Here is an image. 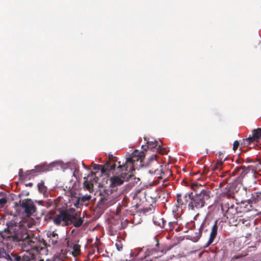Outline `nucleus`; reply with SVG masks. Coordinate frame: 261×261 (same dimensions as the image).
<instances>
[{"instance_id": "1", "label": "nucleus", "mask_w": 261, "mask_h": 261, "mask_svg": "<svg viewBox=\"0 0 261 261\" xmlns=\"http://www.w3.org/2000/svg\"><path fill=\"white\" fill-rule=\"evenodd\" d=\"M7 227L0 231V241L8 248H12L14 244H18L22 248L35 254L46 255L47 243L43 239L38 238L34 234L26 232L20 221L11 220L6 223Z\"/></svg>"}, {"instance_id": "2", "label": "nucleus", "mask_w": 261, "mask_h": 261, "mask_svg": "<svg viewBox=\"0 0 261 261\" xmlns=\"http://www.w3.org/2000/svg\"><path fill=\"white\" fill-rule=\"evenodd\" d=\"M84 218L81 217V212L75 211L73 208L66 210L58 208L48 211L44 220L46 222L53 221L57 226L64 227L73 224L74 227H79L84 223Z\"/></svg>"}, {"instance_id": "3", "label": "nucleus", "mask_w": 261, "mask_h": 261, "mask_svg": "<svg viewBox=\"0 0 261 261\" xmlns=\"http://www.w3.org/2000/svg\"><path fill=\"white\" fill-rule=\"evenodd\" d=\"M145 157V154L143 151H139L135 150L130 155L126 158V160L124 163L121 164V162H118V170H126L127 171L133 173L135 170V163L136 162L140 161H142Z\"/></svg>"}, {"instance_id": "4", "label": "nucleus", "mask_w": 261, "mask_h": 261, "mask_svg": "<svg viewBox=\"0 0 261 261\" xmlns=\"http://www.w3.org/2000/svg\"><path fill=\"white\" fill-rule=\"evenodd\" d=\"M211 191L206 189L200 190L199 193L192 195L190 202H189V208L192 210L199 209L203 207L207 200L210 198Z\"/></svg>"}, {"instance_id": "5", "label": "nucleus", "mask_w": 261, "mask_h": 261, "mask_svg": "<svg viewBox=\"0 0 261 261\" xmlns=\"http://www.w3.org/2000/svg\"><path fill=\"white\" fill-rule=\"evenodd\" d=\"M114 170L116 171L115 175L110 178L111 193L112 191H116L118 186L122 185L124 181L128 180L133 175V173H130L126 170H118V166Z\"/></svg>"}, {"instance_id": "6", "label": "nucleus", "mask_w": 261, "mask_h": 261, "mask_svg": "<svg viewBox=\"0 0 261 261\" xmlns=\"http://www.w3.org/2000/svg\"><path fill=\"white\" fill-rule=\"evenodd\" d=\"M4 253L1 258H5L7 261H35V254L29 251L16 253L14 252L8 253L4 249L2 248Z\"/></svg>"}, {"instance_id": "7", "label": "nucleus", "mask_w": 261, "mask_h": 261, "mask_svg": "<svg viewBox=\"0 0 261 261\" xmlns=\"http://www.w3.org/2000/svg\"><path fill=\"white\" fill-rule=\"evenodd\" d=\"M20 202V207L27 216H30L36 212V207L31 199H25Z\"/></svg>"}, {"instance_id": "8", "label": "nucleus", "mask_w": 261, "mask_h": 261, "mask_svg": "<svg viewBox=\"0 0 261 261\" xmlns=\"http://www.w3.org/2000/svg\"><path fill=\"white\" fill-rule=\"evenodd\" d=\"M221 210L223 212H225L224 216L227 219H232L234 218V216L237 214V210L233 204L229 203H222Z\"/></svg>"}, {"instance_id": "9", "label": "nucleus", "mask_w": 261, "mask_h": 261, "mask_svg": "<svg viewBox=\"0 0 261 261\" xmlns=\"http://www.w3.org/2000/svg\"><path fill=\"white\" fill-rule=\"evenodd\" d=\"M47 237L49 239L48 240V245L47 247L52 246L53 248H58L60 245V242L59 239V236L55 231H48Z\"/></svg>"}, {"instance_id": "10", "label": "nucleus", "mask_w": 261, "mask_h": 261, "mask_svg": "<svg viewBox=\"0 0 261 261\" xmlns=\"http://www.w3.org/2000/svg\"><path fill=\"white\" fill-rule=\"evenodd\" d=\"M253 171L254 169L252 166H248L247 168H246L244 166H241L236 168L233 170V173L235 172V174L238 175L240 179H243L249 173L252 174Z\"/></svg>"}, {"instance_id": "11", "label": "nucleus", "mask_w": 261, "mask_h": 261, "mask_svg": "<svg viewBox=\"0 0 261 261\" xmlns=\"http://www.w3.org/2000/svg\"><path fill=\"white\" fill-rule=\"evenodd\" d=\"M192 193H187L185 194H177V202L178 205H189V202H190Z\"/></svg>"}, {"instance_id": "12", "label": "nucleus", "mask_w": 261, "mask_h": 261, "mask_svg": "<svg viewBox=\"0 0 261 261\" xmlns=\"http://www.w3.org/2000/svg\"><path fill=\"white\" fill-rule=\"evenodd\" d=\"M117 165L114 163L111 164L110 163L107 162L103 166L101 165H95L94 167V170H101V172L104 173L107 171H111L115 169Z\"/></svg>"}, {"instance_id": "13", "label": "nucleus", "mask_w": 261, "mask_h": 261, "mask_svg": "<svg viewBox=\"0 0 261 261\" xmlns=\"http://www.w3.org/2000/svg\"><path fill=\"white\" fill-rule=\"evenodd\" d=\"M180 217H175L173 220H169L165 224L164 229L168 232L172 231L179 224Z\"/></svg>"}, {"instance_id": "14", "label": "nucleus", "mask_w": 261, "mask_h": 261, "mask_svg": "<svg viewBox=\"0 0 261 261\" xmlns=\"http://www.w3.org/2000/svg\"><path fill=\"white\" fill-rule=\"evenodd\" d=\"M218 221L216 220L214 224L212 226L211 232L210 233V236L208 242L206 244V246H208L210 245H211L214 242L215 239L216 237L218 228Z\"/></svg>"}, {"instance_id": "15", "label": "nucleus", "mask_w": 261, "mask_h": 261, "mask_svg": "<svg viewBox=\"0 0 261 261\" xmlns=\"http://www.w3.org/2000/svg\"><path fill=\"white\" fill-rule=\"evenodd\" d=\"M261 200V191H254L251 194V197L248 200L249 203H257Z\"/></svg>"}, {"instance_id": "16", "label": "nucleus", "mask_w": 261, "mask_h": 261, "mask_svg": "<svg viewBox=\"0 0 261 261\" xmlns=\"http://www.w3.org/2000/svg\"><path fill=\"white\" fill-rule=\"evenodd\" d=\"M158 251L156 250L155 248H151V249H147L146 251L145 252V256L144 258H146L149 257V256H152V258H158V257H160L162 254L158 255Z\"/></svg>"}, {"instance_id": "17", "label": "nucleus", "mask_w": 261, "mask_h": 261, "mask_svg": "<svg viewBox=\"0 0 261 261\" xmlns=\"http://www.w3.org/2000/svg\"><path fill=\"white\" fill-rule=\"evenodd\" d=\"M37 187L39 193L43 194L44 196L48 195L47 188L46 186H45L43 180H41L40 182L38 184Z\"/></svg>"}, {"instance_id": "18", "label": "nucleus", "mask_w": 261, "mask_h": 261, "mask_svg": "<svg viewBox=\"0 0 261 261\" xmlns=\"http://www.w3.org/2000/svg\"><path fill=\"white\" fill-rule=\"evenodd\" d=\"M205 224V222H203L198 230V231L195 232L192 236V240L194 242H197L199 240L201 236L202 230L203 228V226Z\"/></svg>"}, {"instance_id": "19", "label": "nucleus", "mask_w": 261, "mask_h": 261, "mask_svg": "<svg viewBox=\"0 0 261 261\" xmlns=\"http://www.w3.org/2000/svg\"><path fill=\"white\" fill-rule=\"evenodd\" d=\"M153 222L155 225L159 226L160 228L164 229L165 224L167 222V221L164 218L155 217L153 219Z\"/></svg>"}, {"instance_id": "20", "label": "nucleus", "mask_w": 261, "mask_h": 261, "mask_svg": "<svg viewBox=\"0 0 261 261\" xmlns=\"http://www.w3.org/2000/svg\"><path fill=\"white\" fill-rule=\"evenodd\" d=\"M110 193V191L106 189H101L100 190V200L101 201H107L109 199V196L111 193Z\"/></svg>"}, {"instance_id": "21", "label": "nucleus", "mask_w": 261, "mask_h": 261, "mask_svg": "<svg viewBox=\"0 0 261 261\" xmlns=\"http://www.w3.org/2000/svg\"><path fill=\"white\" fill-rule=\"evenodd\" d=\"M83 184L84 187L89 192H91L93 190V184L92 181L88 180V177H84V181Z\"/></svg>"}, {"instance_id": "22", "label": "nucleus", "mask_w": 261, "mask_h": 261, "mask_svg": "<svg viewBox=\"0 0 261 261\" xmlns=\"http://www.w3.org/2000/svg\"><path fill=\"white\" fill-rule=\"evenodd\" d=\"M253 138L258 142L261 138V128L254 129L252 131Z\"/></svg>"}, {"instance_id": "23", "label": "nucleus", "mask_w": 261, "mask_h": 261, "mask_svg": "<svg viewBox=\"0 0 261 261\" xmlns=\"http://www.w3.org/2000/svg\"><path fill=\"white\" fill-rule=\"evenodd\" d=\"M35 168L38 173L46 172L48 170V167L45 164L39 165L35 166Z\"/></svg>"}, {"instance_id": "24", "label": "nucleus", "mask_w": 261, "mask_h": 261, "mask_svg": "<svg viewBox=\"0 0 261 261\" xmlns=\"http://www.w3.org/2000/svg\"><path fill=\"white\" fill-rule=\"evenodd\" d=\"M256 141V140L252 137H249L248 138L243 139V142H242V144L244 145L248 146L250 145L251 143Z\"/></svg>"}, {"instance_id": "25", "label": "nucleus", "mask_w": 261, "mask_h": 261, "mask_svg": "<svg viewBox=\"0 0 261 261\" xmlns=\"http://www.w3.org/2000/svg\"><path fill=\"white\" fill-rule=\"evenodd\" d=\"M223 163L221 161H218L217 162L216 164H215L212 167V169L213 171L217 170H220L222 168V166L223 165Z\"/></svg>"}, {"instance_id": "26", "label": "nucleus", "mask_w": 261, "mask_h": 261, "mask_svg": "<svg viewBox=\"0 0 261 261\" xmlns=\"http://www.w3.org/2000/svg\"><path fill=\"white\" fill-rule=\"evenodd\" d=\"M147 147L148 148H154V147H156L157 146H158L159 145V142L157 141H147Z\"/></svg>"}, {"instance_id": "27", "label": "nucleus", "mask_w": 261, "mask_h": 261, "mask_svg": "<svg viewBox=\"0 0 261 261\" xmlns=\"http://www.w3.org/2000/svg\"><path fill=\"white\" fill-rule=\"evenodd\" d=\"M170 175H171V171L170 170L167 169L165 172L162 171L161 175L159 177L160 178H164L166 179L167 178V176H169Z\"/></svg>"}, {"instance_id": "28", "label": "nucleus", "mask_w": 261, "mask_h": 261, "mask_svg": "<svg viewBox=\"0 0 261 261\" xmlns=\"http://www.w3.org/2000/svg\"><path fill=\"white\" fill-rule=\"evenodd\" d=\"M158 150L162 154H166L168 151L167 148L162 147L160 144L158 146Z\"/></svg>"}, {"instance_id": "29", "label": "nucleus", "mask_w": 261, "mask_h": 261, "mask_svg": "<svg viewBox=\"0 0 261 261\" xmlns=\"http://www.w3.org/2000/svg\"><path fill=\"white\" fill-rule=\"evenodd\" d=\"M115 246L116 247L117 249L119 251H121L123 249V244L121 240H117L115 243Z\"/></svg>"}, {"instance_id": "30", "label": "nucleus", "mask_w": 261, "mask_h": 261, "mask_svg": "<svg viewBox=\"0 0 261 261\" xmlns=\"http://www.w3.org/2000/svg\"><path fill=\"white\" fill-rule=\"evenodd\" d=\"M54 204V202L52 200H48L47 201H44V204H43V206H45L46 207H49L52 205H53Z\"/></svg>"}, {"instance_id": "31", "label": "nucleus", "mask_w": 261, "mask_h": 261, "mask_svg": "<svg viewBox=\"0 0 261 261\" xmlns=\"http://www.w3.org/2000/svg\"><path fill=\"white\" fill-rule=\"evenodd\" d=\"M38 174V173H37L36 170H35V168L27 171V175L29 176L37 175Z\"/></svg>"}, {"instance_id": "32", "label": "nucleus", "mask_w": 261, "mask_h": 261, "mask_svg": "<svg viewBox=\"0 0 261 261\" xmlns=\"http://www.w3.org/2000/svg\"><path fill=\"white\" fill-rule=\"evenodd\" d=\"M73 204L76 207H79L80 206L83 205V202H82L81 198L79 197L76 199Z\"/></svg>"}, {"instance_id": "33", "label": "nucleus", "mask_w": 261, "mask_h": 261, "mask_svg": "<svg viewBox=\"0 0 261 261\" xmlns=\"http://www.w3.org/2000/svg\"><path fill=\"white\" fill-rule=\"evenodd\" d=\"M7 202V200L5 198L0 199V208L3 207L6 203Z\"/></svg>"}, {"instance_id": "34", "label": "nucleus", "mask_w": 261, "mask_h": 261, "mask_svg": "<svg viewBox=\"0 0 261 261\" xmlns=\"http://www.w3.org/2000/svg\"><path fill=\"white\" fill-rule=\"evenodd\" d=\"M162 171V169H159L158 168H157V169H154V170H153V169L149 170V173H150V174H158Z\"/></svg>"}, {"instance_id": "35", "label": "nucleus", "mask_w": 261, "mask_h": 261, "mask_svg": "<svg viewBox=\"0 0 261 261\" xmlns=\"http://www.w3.org/2000/svg\"><path fill=\"white\" fill-rule=\"evenodd\" d=\"M73 250L76 254H79L80 252V246L79 245H74Z\"/></svg>"}, {"instance_id": "36", "label": "nucleus", "mask_w": 261, "mask_h": 261, "mask_svg": "<svg viewBox=\"0 0 261 261\" xmlns=\"http://www.w3.org/2000/svg\"><path fill=\"white\" fill-rule=\"evenodd\" d=\"M91 196L90 195H88V196H83L81 199V201L82 202H84L86 201H88L90 199H91Z\"/></svg>"}, {"instance_id": "37", "label": "nucleus", "mask_w": 261, "mask_h": 261, "mask_svg": "<svg viewBox=\"0 0 261 261\" xmlns=\"http://www.w3.org/2000/svg\"><path fill=\"white\" fill-rule=\"evenodd\" d=\"M175 231L176 232H178L180 231L182 229V223L179 222V224L177 225L175 227Z\"/></svg>"}, {"instance_id": "38", "label": "nucleus", "mask_w": 261, "mask_h": 261, "mask_svg": "<svg viewBox=\"0 0 261 261\" xmlns=\"http://www.w3.org/2000/svg\"><path fill=\"white\" fill-rule=\"evenodd\" d=\"M109 159L110 162H115L117 161V158L112 154H109Z\"/></svg>"}, {"instance_id": "39", "label": "nucleus", "mask_w": 261, "mask_h": 261, "mask_svg": "<svg viewBox=\"0 0 261 261\" xmlns=\"http://www.w3.org/2000/svg\"><path fill=\"white\" fill-rule=\"evenodd\" d=\"M239 146V142L237 140L235 141L233 144V149L236 150L238 149Z\"/></svg>"}, {"instance_id": "40", "label": "nucleus", "mask_w": 261, "mask_h": 261, "mask_svg": "<svg viewBox=\"0 0 261 261\" xmlns=\"http://www.w3.org/2000/svg\"><path fill=\"white\" fill-rule=\"evenodd\" d=\"M243 256H244V255H234L231 258V260L234 261V260L239 259Z\"/></svg>"}, {"instance_id": "41", "label": "nucleus", "mask_w": 261, "mask_h": 261, "mask_svg": "<svg viewBox=\"0 0 261 261\" xmlns=\"http://www.w3.org/2000/svg\"><path fill=\"white\" fill-rule=\"evenodd\" d=\"M171 248H172L171 246H169V247L166 246V247H165L164 249H162L160 252L162 254L164 253V251H165V253L167 251L169 250Z\"/></svg>"}, {"instance_id": "42", "label": "nucleus", "mask_w": 261, "mask_h": 261, "mask_svg": "<svg viewBox=\"0 0 261 261\" xmlns=\"http://www.w3.org/2000/svg\"><path fill=\"white\" fill-rule=\"evenodd\" d=\"M25 185L26 187H31L33 186V184L32 182H29L28 184H25Z\"/></svg>"}, {"instance_id": "43", "label": "nucleus", "mask_w": 261, "mask_h": 261, "mask_svg": "<svg viewBox=\"0 0 261 261\" xmlns=\"http://www.w3.org/2000/svg\"><path fill=\"white\" fill-rule=\"evenodd\" d=\"M18 173H19V175L20 176H21L22 175V173H23V170H22V169H20L19 170Z\"/></svg>"}, {"instance_id": "44", "label": "nucleus", "mask_w": 261, "mask_h": 261, "mask_svg": "<svg viewBox=\"0 0 261 261\" xmlns=\"http://www.w3.org/2000/svg\"><path fill=\"white\" fill-rule=\"evenodd\" d=\"M111 228L112 231H113V230H114V231H115V232H116V231H117V229H116V228H115V227H114V226H113V225H112L111 226Z\"/></svg>"}, {"instance_id": "45", "label": "nucleus", "mask_w": 261, "mask_h": 261, "mask_svg": "<svg viewBox=\"0 0 261 261\" xmlns=\"http://www.w3.org/2000/svg\"><path fill=\"white\" fill-rule=\"evenodd\" d=\"M154 240H155V241H156V245H156V246H159V242L158 240L157 239V238H156V237L154 238Z\"/></svg>"}, {"instance_id": "46", "label": "nucleus", "mask_w": 261, "mask_h": 261, "mask_svg": "<svg viewBox=\"0 0 261 261\" xmlns=\"http://www.w3.org/2000/svg\"><path fill=\"white\" fill-rule=\"evenodd\" d=\"M44 201L40 200L38 201V203L43 206L42 204H44Z\"/></svg>"}, {"instance_id": "47", "label": "nucleus", "mask_w": 261, "mask_h": 261, "mask_svg": "<svg viewBox=\"0 0 261 261\" xmlns=\"http://www.w3.org/2000/svg\"><path fill=\"white\" fill-rule=\"evenodd\" d=\"M4 253L3 251L2 252V248H0V258H1V255Z\"/></svg>"}, {"instance_id": "48", "label": "nucleus", "mask_w": 261, "mask_h": 261, "mask_svg": "<svg viewBox=\"0 0 261 261\" xmlns=\"http://www.w3.org/2000/svg\"><path fill=\"white\" fill-rule=\"evenodd\" d=\"M121 227V224H120L119 225V226L118 227V229H120Z\"/></svg>"}, {"instance_id": "49", "label": "nucleus", "mask_w": 261, "mask_h": 261, "mask_svg": "<svg viewBox=\"0 0 261 261\" xmlns=\"http://www.w3.org/2000/svg\"><path fill=\"white\" fill-rule=\"evenodd\" d=\"M158 166L159 168H162V166H160V165H158Z\"/></svg>"}, {"instance_id": "50", "label": "nucleus", "mask_w": 261, "mask_h": 261, "mask_svg": "<svg viewBox=\"0 0 261 261\" xmlns=\"http://www.w3.org/2000/svg\"><path fill=\"white\" fill-rule=\"evenodd\" d=\"M96 247H97V250H98V245H97V244H96Z\"/></svg>"}, {"instance_id": "51", "label": "nucleus", "mask_w": 261, "mask_h": 261, "mask_svg": "<svg viewBox=\"0 0 261 261\" xmlns=\"http://www.w3.org/2000/svg\"><path fill=\"white\" fill-rule=\"evenodd\" d=\"M139 253L140 252H139L137 254H136V256H137Z\"/></svg>"}, {"instance_id": "52", "label": "nucleus", "mask_w": 261, "mask_h": 261, "mask_svg": "<svg viewBox=\"0 0 261 261\" xmlns=\"http://www.w3.org/2000/svg\"><path fill=\"white\" fill-rule=\"evenodd\" d=\"M46 261H49V259H46Z\"/></svg>"}]
</instances>
